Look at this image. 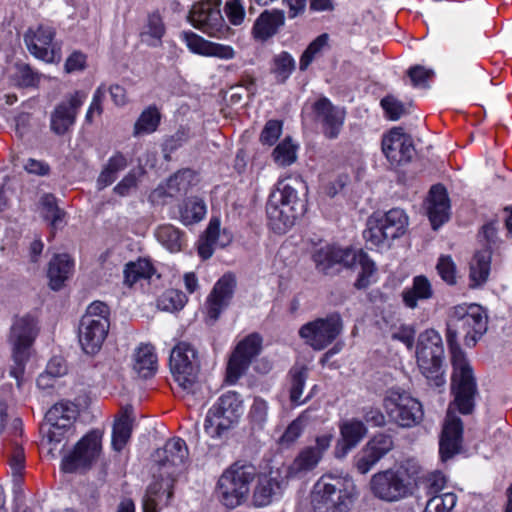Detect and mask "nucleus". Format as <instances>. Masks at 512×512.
I'll list each match as a JSON object with an SVG mask.
<instances>
[{
    "label": "nucleus",
    "instance_id": "f03ea898",
    "mask_svg": "<svg viewBox=\"0 0 512 512\" xmlns=\"http://www.w3.org/2000/svg\"><path fill=\"white\" fill-rule=\"evenodd\" d=\"M169 366L186 405L192 407L203 402L206 393L199 380L200 364L196 350L188 343H178L171 351Z\"/></svg>",
    "mask_w": 512,
    "mask_h": 512
},
{
    "label": "nucleus",
    "instance_id": "39448f33",
    "mask_svg": "<svg viewBox=\"0 0 512 512\" xmlns=\"http://www.w3.org/2000/svg\"><path fill=\"white\" fill-rule=\"evenodd\" d=\"M256 468L251 464L234 463L219 478L216 487L218 500L227 508L241 505L248 497Z\"/></svg>",
    "mask_w": 512,
    "mask_h": 512
},
{
    "label": "nucleus",
    "instance_id": "0eeeda50",
    "mask_svg": "<svg viewBox=\"0 0 512 512\" xmlns=\"http://www.w3.org/2000/svg\"><path fill=\"white\" fill-rule=\"evenodd\" d=\"M109 314V307L101 301L87 307L78 329L79 342L86 354H95L102 347L110 327Z\"/></svg>",
    "mask_w": 512,
    "mask_h": 512
},
{
    "label": "nucleus",
    "instance_id": "4468645a",
    "mask_svg": "<svg viewBox=\"0 0 512 512\" xmlns=\"http://www.w3.org/2000/svg\"><path fill=\"white\" fill-rule=\"evenodd\" d=\"M36 335L37 328L34 318L24 316L15 319L13 322L10 329L9 343L12 346L13 359L19 367L11 371L12 375L16 376V369H21V365L28 359L29 349Z\"/></svg>",
    "mask_w": 512,
    "mask_h": 512
},
{
    "label": "nucleus",
    "instance_id": "423d86ee",
    "mask_svg": "<svg viewBox=\"0 0 512 512\" xmlns=\"http://www.w3.org/2000/svg\"><path fill=\"white\" fill-rule=\"evenodd\" d=\"M243 412L240 394L229 391L210 407L204 421L205 432L213 439H221L239 421Z\"/></svg>",
    "mask_w": 512,
    "mask_h": 512
},
{
    "label": "nucleus",
    "instance_id": "f257e3e1",
    "mask_svg": "<svg viewBox=\"0 0 512 512\" xmlns=\"http://www.w3.org/2000/svg\"><path fill=\"white\" fill-rule=\"evenodd\" d=\"M446 325V340L453 366L451 392L454 400L449 406L439 442L442 461L451 459L461 449L463 425L461 419L452 413L451 407L454 405L461 414H470L477 395L472 367L457 340L462 335L464 344L474 347L487 331L488 316L480 305H456L449 310Z\"/></svg>",
    "mask_w": 512,
    "mask_h": 512
},
{
    "label": "nucleus",
    "instance_id": "ddd939ff",
    "mask_svg": "<svg viewBox=\"0 0 512 512\" xmlns=\"http://www.w3.org/2000/svg\"><path fill=\"white\" fill-rule=\"evenodd\" d=\"M55 29L49 25L39 24L30 27L24 34V43L35 58L47 63L58 62L61 59L60 48L54 42Z\"/></svg>",
    "mask_w": 512,
    "mask_h": 512
},
{
    "label": "nucleus",
    "instance_id": "2eb2a0df",
    "mask_svg": "<svg viewBox=\"0 0 512 512\" xmlns=\"http://www.w3.org/2000/svg\"><path fill=\"white\" fill-rule=\"evenodd\" d=\"M77 411L68 403H57L52 406L45 415V423L42 431L49 444L61 443L67 432L72 428Z\"/></svg>",
    "mask_w": 512,
    "mask_h": 512
},
{
    "label": "nucleus",
    "instance_id": "37998d69",
    "mask_svg": "<svg viewBox=\"0 0 512 512\" xmlns=\"http://www.w3.org/2000/svg\"><path fill=\"white\" fill-rule=\"evenodd\" d=\"M161 114L154 105L142 111L133 127V136L139 137L155 132L160 124Z\"/></svg>",
    "mask_w": 512,
    "mask_h": 512
},
{
    "label": "nucleus",
    "instance_id": "864d4df0",
    "mask_svg": "<svg viewBox=\"0 0 512 512\" xmlns=\"http://www.w3.org/2000/svg\"><path fill=\"white\" fill-rule=\"evenodd\" d=\"M44 218L50 222L52 229L61 228L64 225L65 212L56 204L52 195H45L42 199Z\"/></svg>",
    "mask_w": 512,
    "mask_h": 512
},
{
    "label": "nucleus",
    "instance_id": "412c9836",
    "mask_svg": "<svg viewBox=\"0 0 512 512\" xmlns=\"http://www.w3.org/2000/svg\"><path fill=\"white\" fill-rule=\"evenodd\" d=\"M355 259V249L340 248L329 244L316 248L312 252V260L316 269L324 274H330L337 264L352 268L355 265Z\"/></svg>",
    "mask_w": 512,
    "mask_h": 512
},
{
    "label": "nucleus",
    "instance_id": "b1692460",
    "mask_svg": "<svg viewBox=\"0 0 512 512\" xmlns=\"http://www.w3.org/2000/svg\"><path fill=\"white\" fill-rule=\"evenodd\" d=\"M409 465L386 470V501H398L411 493L417 471L415 467L410 470Z\"/></svg>",
    "mask_w": 512,
    "mask_h": 512
},
{
    "label": "nucleus",
    "instance_id": "a211bd4d",
    "mask_svg": "<svg viewBox=\"0 0 512 512\" xmlns=\"http://www.w3.org/2000/svg\"><path fill=\"white\" fill-rule=\"evenodd\" d=\"M333 438L332 433L319 435L315 439V445L304 447L288 467L287 477H296L313 470L329 449Z\"/></svg>",
    "mask_w": 512,
    "mask_h": 512
},
{
    "label": "nucleus",
    "instance_id": "4be33fe9",
    "mask_svg": "<svg viewBox=\"0 0 512 512\" xmlns=\"http://www.w3.org/2000/svg\"><path fill=\"white\" fill-rule=\"evenodd\" d=\"M414 152L413 139L401 126L389 130L386 134V159L392 167L409 163Z\"/></svg>",
    "mask_w": 512,
    "mask_h": 512
},
{
    "label": "nucleus",
    "instance_id": "7c9ffc66",
    "mask_svg": "<svg viewBox=\"0 0 512 512\" xmlns=\"http://www.w3.org/2000/svg\"><path fill=\"white\" fill-rule=\"evenodd\" d=\"M154 478L156 480L148 486L142 500L143 512H158V507L160 505L167 506L172 498L171 496L167 500L168 491L165 489L167 477H161L159 472H157V475L154 474Z\"/></svg>",
    "mask_w": 512,
    "mask_h": 512
},
{
    "label": "nucleus",
    "instance_id": "dca6fc26",
    "mask_svg": "<svg viewBox=\"0 0 512 512\" xmlns=\"http://www.w3.org/2000/svg\"><path fill=\"white\" fill-rule=\"evenodd\" d=\"M262 339L257 334H251L240 341L229 358L226 369V381L235 384L248 369L252 359L261 350Z\"/></svg>",
    "mask_w": 512,
    "mask_h": 512
},
{
    "label": "nucleus",
    "instance_id": "4d7b16f0",
    "mask_svg": "<svg viewBox=\"0 0 512 512\" xmlns=\"http://www.w3.org/2000/svg\"><path fill=\"white\" fill-rule=\"evenodd\" d=\"M457 502V496L448 492L434 495L427 501L425 512H451Z\"/></svg>",
    "mask_w": 512,
    "mask_h": 512
},
{
    "label": "nucleus",
    "instance_id": "393cba45",
    "mask_svg": "<svg viewBox=\"0 0 512 512\" xmlns=\"http://www.w3.org/2000/svg\"><path fill=\"white\" fill-rule=\"evenodd\" d=\"M275 198L276 192L273 189L266 205L268 224L276 233L283 234L287 232L303 214L294 210V208L289 206L283 199L279 201L280 203L274 202Z\"/></svg>",
    "mask_w": 512,
    "mask_h": 512
},
{
    "label": "nucleus",
    "instance_id": "6e6d98bb",
    "mask_svg": "<svg viewBox=\"0 0 512 512\" xmlns=\"http://www.w3.org/2000/svg\"><path fill=\"white\" fill-rule=\"evenodd\" d=\"M296 149L290 138L284 139L273 150L272 156L275 163L281 167L290 166L296 161Z\"/></svg>",
    "mask_w": 512,
    "mask_h": 512
},
{
    "label": "nucleus",
    "instance_id": "680f3d73",
    "mask_svg": "<svg viewBox=\"0 0 512 512\" xmlns=\"http://www.w3.org/2000/svg\"><path fill=\"white\" fill-rule=\"evenodd\" d=\"M9 465L14 475H21L25 467V453L22 446L13 442L7 448Z\"/></svg>",
    "mask_w": 512,
    "mask_h": 512
},
{
    "label": "nucleus",
    "instance_id": "8fccbe9b",
    "mask_svg": "<svg viewBox=\"0 0 512 512\" xmlns=\"http://www.w3.org/2000/svg\"><path fill=\"white\" fill-rule=\"evenodd\" d=\"M66 372L67 367L62 359H51L47 365L46 371L41 373L37 378L38 388L46 390L54 387L56 379L65 375Z\"/></svg>",
    "mask_w": 512,
    "mask_h": 512
},
{
    "label": "nucleus",
    "instance_id": "a19ab883",
    "mask_svg": "<svg viewBox=\"0 0 512 512\" xmlns=\"http://www.w3.org/2000/svg\"><path fill=\"white\" fill-rule=\"evenodd\" d=\"M368 249H378L384 241V213L377 211L367 220V227L363 232Z\"/></svg>",
    "mask_w": 512,
    "mask_h": 512
},
{
    "label": "nucleus",
    "instance_id": "5fc2aeb1",
    "mask_svg": "<svg viewBox=\"0 0 512 512\" xmlns=\"http://www.w3.org/2000/svg\"><path fill=\"white\" fill-rule=\"evenodd\" d=\"M328 38V34H321L308 45L300 58V70L305 71L312 61L321 55L323 49L328 45Z\"/></svg>",
    "mask_w": 512,
    "mask_h": 512
},
{
    "label": "nucleus",
    "instance_id": "5701e85b",
    "mask_svg": "<svg viewBox=\"0 0 512 512\" xmlns=\"http://www.w3.org/2000/svg\"><path fill=\"white\" fill-rule=\"evenodd\" d=\"M236 286L235 277L223 275L214 285L206 300V312L210 321L215 322L221 312L229 305Z\"/></svg>",
    "mask_w": 512,
    "mask_h": 512
},
{
    "label": "nucleus",
    "instance_id": "9b49d317",
    "mask_svg": "<svg viewBox=\"0 0 512 512\" xmlns=\"http://www.w3.org/2000/svg\"><path fill=\"white\" fill-rule=\"evenodd\" d=\"M343 321L338 313L308 322L299 329V336L314 350H323L342 332Z\"/></svg>",
    "mask_w": 512,
    "mask_h": 512
},
{
    "label": "nucleus",
    "instance_id": "f3484780",
    "mask_svg": "<svg viewBox=\"0 0 512 512\" xmlns=\"http://www.w3.org/2000/svg\"><path fill=\"white\" fill-rule=\"evenodd\" d=\"M311 109L313 120L321 126L324 136L328 139L337 138L345 121V109L333 105L326 97L316 100Z\"/></svg>",
    "mask_w": 512,
    "mask_h": 512
},
{
    "label": "nucleus",
    "instance_id": "e2e57ef3",
    "mask_svg": "<svg viewBox=\"0 0 512 512\" xmlns=\"http://www.w3.org/2000/svg\"><path fill=\"white\" fill-rule=\"evenodd\" d=\"M436 269L438 274L448 285L456 284V265L449 255H441L438 259Z\"/></svg>",
    "mask_w": 512,
    "mask_h": 512
},
{
    "label": "nucleus",
    "instance_id": "4c0bfd02",
    "mask_svg": "<svg viewBox=\"0 0 512 512\" xmlns=\"http://www.w3.org/2000/svg\"><path fill=\"white\" fill-rule=\"evenodd\" d=\"M166 32V27L159 12H152L147 16V21L143 26L140 37L143 42L149 46L157 47L161 45L162 38Z\"/></svg>",
    "mask_w": 512,
    "mask_h": 512
},
{
    "label": "nucleus",
    "instance_id": "c85d7f7f",
    "mask_svg": "<svg viewBox=\"0 0 512 512\" xmlns=\"http://www.w3.org/2000/svg\"><path fill=\"white\" fill-rule=\"evenodd\" d=\"M304 188V183L300 179H294L291 182L280 180L274 188L276 192L274 202L280 203L279 201L283 199L294 210L304 214L306 211V200L299 195V191Z\"/></svg>",
    "mask_w": 512,
    "mask_h": 512
},
{
    "label": "nucleus",
    "instance_id": "69168bd1",
    "mask_svg": "<svg viewBox=\"0 0 512 512\" xmlns=\"http://www.w3.org/2000/svg\"><path fill=\"white\" fill-rule=\"evenodd\" d=\"M224 11L232 25L239 26L244 22L246 12L242 0H227Z\"/></svg>",
    "mask_w": 512,
    "mask_h": 512
},
{
    "label": "nucleus",
    "instance_id": "c03bdc74",
    "mask_svg": "<svg viewBox=\"0 0 512 512\" xmlns=\"http://www.w3.org/2000/svg\"><path fill=\"white\" fill-rule=\"evenodd\" d=\"M356 265H359L361 270L354 286L357 289H365L377 278L375 264L365 252L356 250L355 265L353 267Z\"/></svg>",
    "mask_w": 512,
    "mask_h": 512
},
{
    "label": "nucleus",
    "instance_id": "de8ad7c7",
    "mask_svg": "<svg viewBox=\"0 0 512 512\" xmlns=\"http://www.w3.org/2000/svg\"><path fill=\"white\" fill-rule=\"evenodd\" d=\"M123 273L124 284L132 287L140 279H149L154 273V268L149 260L140 258L127 263Z\"/></svg>",
    "mask_w": 512,
    "mask_h": 512
},
{
    "label": "nucleus",
    "instance_id": "a18cd8bd",
    "mask_svg": "<svg viewBox=\"0 0 512 512\" xmlns=\"http://www.w3.org/2000/svg\"><path fill=\"white\" fill-rule=\"evenodd\" d=\"M133 428V419L126 410L114 423L112 431V446L121 451L129 441Z\"/></svg>",
    "mask_w": 512,
    "mask_h": 512
},
{
    "label": "nucleus",
    "instance_id": "0e129e2a",
    "mask_svg": "<svg viewBox=\"0 0 512 512\" xmlns=\"http://www.w3.org/2000/svg\"><path fill=\"white\" fill-rule=\"evenodd\" d=\"M268 403L260 398H254V401L250 407L249 418L251 422L258 428H263L268 419Z\"/></svg>",
    "mask_w": 512,
    "mask_h": 512
},
{
    "label": "nucleus",
    "instance_id": "7ed1b4c3",
    "mask_svg": "<svg viewBox=\"0 0 512 512\" xmlns=\"http://www.w3.org/2000/svg\"><path fill=\"white\" fill-rule=\"evenodd\" d=\"M357 491L348 476L324 474L314 484L311 505L315 512H348Z\"/></svg>",
    "mask_w": 512,
    "mask_h": 512
},
{
    "label": "nucleus",
    "instance_id": "6e6552de",
    "mask_svg": "<svg viewBox=\"0 0 512 512\" xmlns=\"http://www.w3.org/2000/svg\"><path fill=\"white\" fill-rule=\"evenodd\" d=\"M386 416L401 428L418 425L424 416L422 404L405 389L391 386L386 390Z\"/></svg>",
    "mask_w": 512,
    "mask_h": 512
},
{
    "label": "nucleus",
    "instance_id": "1a4fd4ad",
    "mask_svg": "<svg viewBox=\"0 0 512 512\" xmlns=\"http://www.w3.org/2000/svg\"><path fill=\"white\" fill-rule=\"evenodd\" d=\"M189 457V451L186 442L178 437L166 441L162 448H159L153 454V461L157 472L161 477L166 476V490L168 491L167 500L173 496V486L176 477L182 471Z\"/></svg>",
    "mask_w": 512,
    "mask_h": 512
},
{
    "label": "nucleus",
    "instance_id": "49530a36",
    "mask_svg": "<svg viewBox=\"0 0 512 512\" xmlns=\"http://www.w3.org/2000/svg\"><path fill=\"white\" fill-rule=\"evenodd\" d=\"M41 77L42 75L29 64L18 62L14 65L11 81L19 88H35L39 85Z\"/></svg>",
    "mask_w": 512,
    "mask_h": 512
},
{
    "label": "nucleus",
    "instance_id": "603ef678",
    "mask_svg": "<svg viewBox=\"0 0 512 512\" xmlns=\"http://www.w3.org/2000/svg\"><path fill=\"white\" fill-rule=\"evenodd\" d=\"M181 219L185 224H191L202 220L206 214V205L203 200L191 198L185 201L180 210Z\"/></svg>",
    "mask_w": 512,
    "mask_h": 512
},
{
    "label": "nucleus",
    "instance_id": "aec40b11",
    "mask_svg": "<svg viewBox=\"0 0 512 512\" xmlns=\"http://www.w3.org/2000/svg\"><path fill=\"white\" fill-rule=\"evenodd\" d=\"M85 99L84 92L75 91L55 107L50 117V128L55 134L64 135L74 125Z\"/></svg>",
    "mask_w": 512,
    "mask_h": 512
},
{
    "label": "nucleus",
    "instance_id": "338daca9",
    "mask_svg": "<svg viewBox=\"0 0 512 512\" xmlns=\"http://www.w3.org/2000/svg\"><path fill=\"white\" fill-rule=\"evenodd\" d=\"M303 418L304 414L300 415L288 425L283 435L280 437L279 442L281 445L288 447L301 436L303 432Z\"/></svg>",
    "mask_w": 512,
    "mask_h": 512
},
{
    "label": "nucleus",
    "instance_id": "ea45409f",
    "mask_svg": "<svg viewBox=\"0 0 512 512\" xmlns=\"http://www.w3.org/2000/svg\"><path fill=\"white\" fill-rule=\"evenodd\" d=\"M433 296V290L429 280L425 276H416L413 279V285L402 293L403 302L411 309L416 308L418 300L430 299Z\"/></svg>",
    "mask_w": 512,
    "mask_h": 512
},
{
    "label": "nucleus",
    "instance_id": "13d9d810",
    "mask_svg": "<svg viewBox=\"0 0 512 512\" xmlns=\"http://www.w3.org/2000/svg\"><path fill=\"white\" fill-rule=\"evenodd\" d=\"M447 479L440 471L428 473L421 479L420 485L429 496L440 495L439 493L445 488Z\"/></svg>",
    "mask_w": 512,
    "mask_h": 512
},
{
    "label": "nucleus",
    "instance_id": "774afa93",
    "mask_svg": "<svg viewBox=\"0 0 512 512\" xmlns=\"http://www.w3.org/2000/svg\"><path fill=\"white\" fill-rule=\"evenodd\" d=\"M282 133V123L278 120H269L260 135V141L264 145L272 146Z\"/></svg>",
    "mask_w": 512,
    "mask_h": 512
},
{
    "label": "nucleus",
    "instance_id": "2f4dec72",
    "mask_svg": "<svg viewBox=\"0 0 512 512\" xmlns=\"http://www.w3.org/2000/svg\"><path fill=\"white\" fill-rule=\"evenodd\" d=\"M133 370L141 378H150L157 371V356L153 346H139L133 355Z\"/></svg>",
    "mask_w": 512,
    "mask_h": 512
},
{
    "label": "nucleus",
    "instance_id": "6ab92c4d",
    "mask_svg": "<svg viewBox=\"0 0 512 512\" xmlns=\"http://www.w3.org/2000/svg\"><path fill=\"white\" fill-rule=\"evenodd\" d=\"M287 479L279 469L259 475L252 496L254 506L266 507L281 497L288 485Z\"/></svg>",
    "mask_w": 512,
    "mask_h": 512
},
{
    "label": "nucleus",
    "instance_id": "a878e982",
    "mask_svg": "<svg viewBox=\"0 0 512 512\" xmlns=\"http://www.w3.org/2000/svg\"><path fill=\"white\" fill-rule=\"evenodd\" d=\"M181 38L192 53L223 60H230L235 57V50L232 46L211 42L194 32L183 31Z\"/></svg>",
    "mask_w": 512,
    "mask_h": 512
},
{
    "label": "nucleus",
    "instance_id": "e433bc0d",
    "mask_svg": "<svg viewBox=\"0 0 512 512\" xmlns=\"http://www.w3.org/2000/svg\"><path fill=\"white\" fill-rule=\"evenodd\" d=\"M384 456V440L375 437L367 443L359 456L356 467L361 474H366Z\"/></svg>",
    "mask_w": 512,
    "mask_h": 512
},
{
    "label": "nucleus",
    "instance_id": "58836bf2",
    "mask_svg": "<svg viewBox=\"0 0 512 512\" xmlns=\"http://www.w3.org/2000/svg\"><path fill=\"white\" fill-rule=\"evenodd\" d=\"M389 345L399 342L403 350H412L415 342L416 330L413 325L397 320L388 327Z\"/></svg>",
    "mask_w": 512,
    "mask_h": 512
},
{
    "label": "nucleus",
    "instance_id": "c756f323",
    "mask_svg": "<svg viewBox=\"0 0 512 512\" xmlns=\"http://www.w3.org/2000/svg\"><path fill=\"white\" fill-rule=\"evenodd\" d=\"M284 12L280 10H265L256 19L252 35L255 39L265 41L272 37L284 24Z\"/></svg>",
    "mask_w": 512,
    "mask_h": 512
},
{
    "label": "nucleus",
    "instance_id": "bf43d9fd",
    "mask_svg": "<svg viewBox=\"0 0 512 512\" xmlns=\"http://www.w3.org/2000/svg\"><path fill=\"white\" fill-rule=\"evenodd\" d=\"M410 103H404L393 95H386V119L398 121L410 114Z\"/></svg>",
    "mask_w": 512,
    "mask_h": 512
},
{
    "label": "nucleus",
    "instance_id": "473e14b6",
    "mask_svg": "<svg viewBox=\"0 0 512 512\" xmlns=\"http://www.w3.org/2000/svg\"><path fill=\"white\" fill-rule=\"evenodd\" d=\"M492 251L483 249L475 253L470 262L469 287L478 288L486 283L491 264Z\"/></svg>",
    "mask_w": 512,
    "mask_h": 512
},
{
    "label": "nucleus",
    "instance_id": "f704fd0d",
    "mask_svg": "<svg viewBox=\"0 0 512 512\" xmlns=\"http://www.w3.org/2000/svg\"><path fill=\"white\" fill-rule=\"evenodd\" d=\"M192 177L191 170L178 171L167 180L165 185H160L155 189L153 195L175 197L186 193L190 187Z\"/></svg>",
    "mask_w": 512,
    "mask_h": 512
},
{
    "label": "nucleus",
    "instance_id": "20e7f679",
    "mask_svg": "<svg viewBox=\"0 0 512 512\" xmlns=\"http://www.w3.org/2000/svg\"><path fill=\"white\" fill-rule=\"evenodd\" d=\"M416 357L418 366L427 380V384L442 392L446 379L442 363L444 347L440 334L434 329L422 332L418 338Z\"/></svg>",
    "mask_w": 512,
    "mask_h": 512
},
{
    "label": "nucleus",
    "instance_id": "cd10ccee",
    "mask_svg": "<svg viewBox=\"0 0 512 512\" xmlns=\"http://www.w3.org/2000/svg\"><path fill=\"white\" fill-rule=\"evenodd\" d=\"M450 203L444 186L438 184L431 187L427 199V215L434 230L449 219Z\"/></svg>",
    "mask_w": 512,
    "mask_h": 512
},
{
    "label": "nucleus",
    "instance_id": "f8f14e48",
    "mask_svg": "<svg viewBox=\"0 0 512 512\" xmlns=\"http://www.w3.org/2000/svg\"><path fill=\"white\" fill-rule=\"evenodd\" d=\"M101 437L93 431L85 435L75 445L74 449L63 457L61 467L66 473L86 471L99 457Z\"/></svg>",
    "mask_w": 512,
    "mask_h": 512
},
{
    "label": "nucleus",
    "instance_id": "9d476101",
    "mask_svg": "<svg viewBox=\"0 0 512 512\" xmlns=\"http://www.w3.org/2000/svg\"><path fill=\"white\" fill-rule=\"evenodd\" d=\"M220 4V0H205L195 3L189 11L188 21L209 37L227 38L231 34V28L225 23Z\"/></svg>",
    "mask_w": 512,
    "mask_h": 512
},
{
    "label": "nucleus",
    "instance_id": "79ce46f5",
    "mask_svg": "<svg viewBox=\"0 0 512 512\" xmlns=\"http://www.w3.org/2000/svg\"><path fill=\"white\" fill-rule=\"evenodd\" d=\"M157 240L170 252H179L185 243L183 233L171 224H163L155 230Z\"/></svg>",
    "mask_w": 512,
    "mask_h": 512
},
{
    "label": "nucleus",
    "instance_id": "3c124183",
    "mask_svg": "<svg viewBox=\"0 0 512 512\" xmlns=\"http://www.w3.org/2000/svg\"><path fill=\"white\" fill-rule=\"evenodd\" d=\"M295 69V61L288 52H281L273 58L272 73L278 82L284 83Z\"/></svg>",
    "mask_w": 512,
    "mask_h": 512
},
{
    "label": "nucleus",
    "instance_id": "09e8293b",
    "mask_svg": "<svg viewBox=\"0 0 512 512\" xmlns=\"http://www.w3.org/2000/svg\"><path fill=\"white\" fill-rule=\"evenodd\" d=\"M408 226V216L404 210L393 208L386 212V239L402 236Z\"/></svg>",
    "mask_w": 512,
    "mask_h": 512
},
{
    "label": "nucleus",
    "instance_id": "72a5a7b5",
    "mask_svg": "<svg viewBox=\"0 0 512 512\" xmlns=\"http://www.w3.org/2000/svg\"><path fill=\"white\" fill-rule=\"evenodd\" d=\"M308 378V368L304 365H295L289 371V398L293 405L299 406L307 402L311 397L314 390L317 388L315 385L311 393L305 398L302 397L303 389Z\"/></svg>",
    "mask_w": 512,
    "mask_h": 512
},
{
    "label": "nucleus",
    "instance_id": "c9c22d12",
    "mask_svg": "<svg viewBox=\"0 0 512 512\" xmlns=\"http://www.w3.org/2000/svg\"><path fill=\"white\" fill-rule=\"evenodd\" d=\"M72 262L68 255H56L49 263V285L53 290H59L69 278L72 271Z\"/></svg>",
    "mask_w": 512,
    "mask_h": 512
},
{
    "label": "nucleus",
    "instance_id": "052dcab7",
    "mask_svg": "<svg viewBox=\"0 0 512 512\" xmlns=\"http://www.w3.org/2000/svg\"><path fill=\"white\" fill-rule=\"evenodd\" d=\"M186 302L187 297L183 292L176 289H170L163 293L159 300V305L164 310L175 311L182 309Z\"/></svg>",
    "mask_w": 512,
    "mask_h": 512
},
{
    "label": "nucleus",
    "instance_id": "bb28decb",
    "mask_svg": "<svg viewBox=\"0 0 512 512\" xmlns=\"http://www.w3.org/2000/svg\"><path fill=\"white\" fill-rule=\"evenodd\" d=\"M339 431L340 438L335 445L334 455L342 459L364 439L367 428L362 421L352 418L342 421Z\"/></svg>",
    "mask_w": 512,
    "mask_h": 512
}]
</instances>
